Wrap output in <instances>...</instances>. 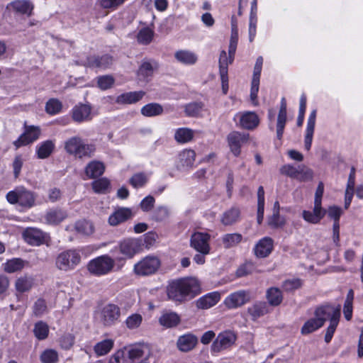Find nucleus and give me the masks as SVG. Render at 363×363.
I'll list each match as a JSON object with an SVG mask.
<instances>
[{"instance_id": "nucleus-1", "label": "nucleus", "mask_w": 363, "mask_h": 363, "mask_svg": "<svg viewBox=\"0 0 363 363\" xmlns=\"http://www.w3.org/2000/svg\"><path fill=\"white\" fill-rule=\"evenodd\" d=\"M200 291L199 281L191 277L173 280L167 286L168 298L179 303H183L194 298Z\"/></svg>"}, {"instance_id": "nucleus-2", "label": "nucleus", "mask_w": 363, "mask_h": 363, "mask_svg": "<svg viewBox=\"0 0 363 363\" xmlns=\"http://www.w3.org/2000/svg\"><path fill=\"white\" fill-rule=\"evenodd\" d=\"M37 194L23 186H17L6 195L11 204H18L21 207L29 209L35 206Z\"/></svg>"}, {"instance_id": "nucleus-3", "label": "nucleus", "mask_w": 363, "mask_h": 363, "mask_svg": "<svg viewBox=\"0 0 363 363\" xmlns=\"http://www.w3.org/2000/svg\"><path fill=\"white\" fill-rule=\"evenodd\" d=\"M160 265L161 262L157 257L149 255L134 265L133 272L138 276L147 277L155 274Z\"/></svg>"}, {"instance_id": "nucleus-4", "label": "nucleus", "mask_w": 363, "mask_h": 363, "mask_svg": "<svg viewBox=\"0 0 363 363\" xmlns=\"http://www.w3.org/2000/svg\"><path fill=\"white\" fill-rule=\"evenodd\" d=\"M81 261L79 252L74 250H68L60 253L55 260L56 267L65 272L74 269Z\"/></svg>"}, {"instance_id": "nucleus-5", "label": "nucleus", "mask_w": 363, "mask_h": 363, "mask_svg": "<svg viewBox=\"0 0 363 363\" xmlns=\"http://www.w3.org/2000/svg\"><path fill=\"white\" fill-rule=\"evenodd\" d=\"M115 261L108 255H102L91 260L88 264L89 272L96 276L107 274L113 269Z\"/></svg>"}, {"instance_id": "nucleus-6", "label": "nucleus", "mask_w": 363, "mask_h": 363, "mask_svg": "<svg viewBox=\"0 0 363 363\" xmlns=\"http://www.w3.org/2000/svg\"><path fill=\"white\" fill-rule=\"evenodd\" d=\"M121 318L120 308L113 303L105 305L99 311V320L105 327H111L119 322Z\"/></svg>"}, {"instance_id": "nucleus-7", "label": "nucleus", "mask_w": 363, "mask_h": 363, "mask_svg": "<svg viewBox=\"0 0 363 363\" xmlns=\"http://www.w3.org/2000/svg\"><path fill=\"white\" fill-rule=\"evenodd\" d=\"M210 238L211 236L208 233L196 232L191 236L190 246L198 252L209 254L211 250Z\"/></svg>"}, {"instance_id": "nucleus-8", "label": "nucleus", "mask_w": 363, "mask_h": 363, "mask_svg": "<svg viewBox=\"0 0 363 363\" xmlns=\"http://www.w3.org/2000/svg\"><path fill=\"white\" fill-rule=\"evenodd\" d=\"M236 340V335L230 330L220 333L211 345V350L213 352H220L231 347Z\"/></svg>"}, {"instance_id": "nucleus-9", "label": "nucleus", "mask_w": 363, "mask_h": 363, "mask_svg": "<svg viewBox=\"0 0 363 363\" xmlns=\"http://www.w3.org/2000/svg\"><path fill=\"white\" fill-rule=\"evenodd\" d=\"M314 316L322 322V325L323 326L327 320H330V323L333 316H335L337 319L340 318V306L335 307L330 304H325L317 307L314 311Z\"/></svg>"}, {"instance_id": "nucleus-10", "label": "nucleus", "mask_w": 363, "mask_h": 363, "mask_svg": "<svg viewBox=\"0 0 363 363\" xmlns=\"http://www.w3.org/2000/svg\"><path fill=\"white\" fill-rule=\"evenodd\" d=\"M251 299L250 293L245 290H240L228 296L225 301V306L229 309L237 308L249 302Z\"/></svg>"}, {"instance_id": "nucleus-11", "label": "nucleus", "mask_w": 363, "mask_h": 363, "mask_svg": "<svg viewBox=\"0 0 363 363\" xmlns=\"http://www.w3.org/2000/svg\"><path fill=\"white\" fill-rule=\"evenodd\" d=\"M249 136L248 133L238 131H233L228 134L227 137L228 143L235 156L238 157L240 155L241 145L248 140Z\"/></svg>"}, {"instance_id": "nucleus-12", "label": "nucleus", "mask_w": 363, "mask_h": 363, "mask_svg": "<svg viewBox=\"0 0 363 363\" xmlns=\"http://www.w3.org/2000/svg\"><path fill=\"white\" fill-rule=\"evenodd\" d=\"M141 242L135 238H126L119 244V250L126 258H132L141 250Z\"/></svg>"}, {"instance_id": "nucleus-13", "label": "nucleus", "mask_w": 363, "mask_h": 363, "mask_svg": "<svg viewBox=\"0 0 363 363\" xmlns=\"http://www.w3.org/2000/svg\"><path fill=\"white\" fill-rule=\"evenodd\" d=\"M113 62V57L109 55H104L102 56L91 55L87 57L82 65L90 68L106 69L111 67Z\"/></svg>"}, {"instance_id": "nucleus-14", "label": "nucleus", "mask_w": 363, "mask_h": 363, "mask_svg": "<svg viewBox=\"0 0 363 363\" xmlns=\"http://www.w3.org/2000/svg\"><path fill=\"white\" fill-rule=\"evenodd\" d=\"M72 118L77 123H83L91 120V107L89 104H79L72 110Z\"/></svg>"}, {"instance_id": "nucleus-15", "label": "nucleus", "mask_w": 363, "mask_h": 363, "mask_svg": "<svg viewBox=\"0 0 363 363\" xmlns=\"http://www.w3.org/2000/svg\"><path fill=\"white\" fill-rule=\"evenodd\" d=\"M23 235L26 242L34 246L43 244L46 237V234L42 230L33 228L25 230Z\"/></svg>"}, {"instance_id": "nucleus-16", "label": "nucleus", "mask_w": 363, "mask_h": 363, "mask_svg": "<svg viewBox=\"0 0 363 363\" xmlns=\"http://www.w3.org/2000/svg\"><path fill=\"white\" fill-rule=\"evenodd\" d=\"M259 124V118L254 111H245L240 113V126L245 130H254Z\"/></svg>"}, {"instance_id": "nucleus-17", "label": "nucleus", "mask_w": 363, "mask_h": 363, "mask_svg": "<svg viewBox=\"0 0 363 363\" xmlns=\"http://www.w3.org/2000/svg\"><path fill=\"white\" fill-rule=\"evenodd\" d=\"M7 9L30 16L32 15L34 5L30 0H15L8 4Z\"/></svg>"}, {"instance_id": "nucleus-18", "label": "nucleus", "mask_w": 363, "mask_h": 363, "mask_svg": "<svg viewBox=\"0 0 363 363\" xmlns=\"http://www.w3.org/2000/svg\"><path fill=\"white\" fill-rule=\"evenodd\" d=\"M40 134V130L38 127L30 126L26 131L14 142V145L19 147L23 145H28L36 140Z\"/></svg>"}, {"instance_id": "nucleus-19", "label": "nucleus", "mask_w": 363, "mask_h": 363, "mask_svg": "<svg viewBox=\"0 0 363 363\" xmlns=\"http://www.w3.org/2000/svg\"><path fill=\"white\" fill-rule=\"evenodd\" d=\"M287 121V113H286V102L284 98L281 99L280 108L279 111L277 121V127H276V133L277 138L279 140H281L284 130Z\"/></svg>"}, {"instance_id": "nucleus-20", "label": "nucleus", "mask_w": 363, "mask_h": 363, "mask_svg": "<svg viewBox=\"0 0 363 363\" xmlns=\"http://www.w3.org/2000/svg\"><path fill=\"white\" fill-rule=\"evenodd\" d=\"M145 95L143 91H130L118 96L116 103L118 104H132L140 101Z\"/></svg>"}, {"instance_id": "nucleus-21", "label": "nucleus", "mask_w": 363, "mask_h": 363, "mask_svg": "<svg viewBox=\"0 0 363 363\" xmlns=\"http://www.w3.org/2000/svg\"><path fill=\"white\" fill-rule=\"evenodd\" d=\"M273 240L269 237L261 239L255 247V254L257 257H266L272 251Z\"/></svg>"}, {"instance_id": "nucleus-22", "label": "nucleus", "mask_w": 363, "mask_h": 363, "mask_svg": "<svg viewBox=\"0 0 363 363\" xmlns=\"http://www.w3.org/2000/svg\"><path fill=\"white\" fill-rule=\"evenodd\" d=\"M326 214V210L322 206L314 205L313 211L304 210L302 213L303 218L308 223L312 224L318 223Z\"/></svg>"}, {"instance_id": "nucleus-23", "label": "nucleus", "mask_w": 363, "mask_h": 363, "mask_svg": "<svg viewBox=\"0 0 363 363\" xmlns=\"http://www.w3.org/2000/svg\"><path fill=\"white\" fill-rule=\"evenodd\" d=\"M316 119V110L311 111L307 121L306 135L304 139V146L306 150H309L311 147L313 136L315 129Z\"/></svg>"}, {"instance_id": "nucleus-24", "label": "nucleus", "mask_w": 363, "mask_h": 363, "mask_svg": "<svg viewBox=\"0 0 363 363\" xmlns=\"http://www.w3.org/2000/svg\"><path fill=\"white\" fill-rule=\"evenodd\" d=\"M220 298L218 292L209 293L196 301V306L200 309H208L215 306Z\"/></svg>"}, {"instance_id": "nucleus-25", "label": "nucleus", "mask_w": 363, "mask_h": 363, "mask_svg": "<svg viewBox=\"0 0 363 363\" xmlns=\"http://www.w3.org/2000/svg\"><path fill=\"white\" fill-rule=\"evenodd\" d=\"M198 342L197 337L192 334H186L179 337L177 345L179 350L189 352L194 349Z\"/></svg>"}, {"instance_id": "nucleus-26", "label": "nucleus", "mask_w": 363, "mask_h": 363, "mask_svg": "<svg viewBox=\"0 0 363 363\" xmlns=\"http://www.w3.org/2000/svg\"><path fill=\"white\" fill-rule=\"evenodd\" d=\"M132 216L130 209L121 208L113 213L108 218V223L111 225L115 226L121 223L125 222Z\"/></svg>"}, {"instance_id": "nucleus-27", "label": "nucleus", "mask_w": 363, "mask_h": 363, "mask_svg": "<svg viewBox=\"0 0 363 363\" xmlns=\"http://www.w3.org/2000/svg\"><path fill=\"white\" fill-rule=\"evenodd\" d=\"M247 313L251 316L252 320H256L257 318L269 313L268 304L264 301H257L247 308Z\"/></svg>"}, {"instance_id": "nucleus-28", "label": "nucleus", "mask_w": 363, "mask_h": 363, "mask_svg": "<svg viewBox=\"0 0 363 363\" xmlns=\"http://www.w3.org/2000/svg\"><path fill=\"white\" fill-rule=\"evenodd\" d=\"M105 170L104 163L93 160L87 164L85 167V174L89 179H94L102 175Z\"/></svg>"}, {"instance_id": "nucleus-29", "label": "nucleus", "mask_w": 363, "mask_h": 363, "mask_svg": "<svg viewBox=\"0 0 363 363\" xmlns=\"http://www.w3.org/2000/svg\"><path fill=\"white\" fill-rule=\"evenodd\" d=\"M34 284V279L28 275H23L18 277L15 281V289L17 293L23 294L29 291Z\"/></svg>"}, {"instance_id": "nucleus-30", "label": "nucleus", "mask_w": 363, "mask_h": 363, "mask_svg": "<svg viewBox=\"0 0 363 363\" xmlns=\"http://www.w3.org/2000/svg\"><path fill=\"white\" fill-rule=\"evenodd\" d=\"M179 322L180 318L175 312H165L159 318L160 324L167 328L176 327Z\"/></svg>"}, {"instance_id": "nucleus-31", "label": "nucleus", "mask_w": 363, "mask_h": 363, "mask_svg": "<svg viewBox=\"0 0 363 363\" xmlns=\"http://www.w3.org/2000/svg\"><path fill=\"white\" fill-rule=\"evenodd\" d=\"M261 71L262 67L256 66L254 67L253 76L251 83L250 98L255 105L257 104L256 99L259 91Z\"/></svg>"}, {"instance_id": "nucleus-32", "label": "nucleus", "mask_w": 363, "mask_h": 363, "mask_svg": "<svg viewBox=\"0 0 363 363\" xmlns=\"http://www.w3.org/2000/svg\"><path fill=\"white\" fill-rule=\"evenodd\" d=\"M219 72L220 76L221 82L223 84L228 82V66L230 65V56H227L225 50H222L219 57Z\"/></svg>"}, {"instance_id": "nucleus-33", "label": "nucleus", "mask_w": 363, "mask_h": 363, "mask_svg": "<svg viewBox=\"0 0 363 363\" xmlns=\"http://www.w3.org/2000/svg\"><path fill=\"white\" fill-rule=\"evenodd\" d=\"M66 217V212L60 208L50 209L45 216L46 222L52 225L60 223Z\"/></svg>"}, {"instance_id": "nucleus-34", "label": "nucleus", "mask_w": 363, "mask_h": 363, "mask_svg": "<svg viewBox=\"0 0 363 363\" xmlns=\"http://www.w3.org/2000/svg\"><path fill=\"white\" fill-rule=\"evenodd\" d=\"M196 153L192 150H184L179 154V166L191 167L195 160Z\"/></svg>"}, {"instance_id": "nucleus-35", "label": "nucleus", "mask_w": 363, "mask_h": 363, "mask_svg": "<svg viewBox=\"0 0 363 363\" xmlns=\"http://www.w3.org/2000/svg\"><path fill=\"white\" fill-rule=\"evenodd\" d=\"M95 152V145L86 143L83 140L74 157L79 159L91 158L94 155Z\"/></svg>"}, {"instance_id": "nucleus-36", "label": "nucleus", "mask_w": 363, "mask_h": 363, "mask_svg": "<svg viewBox=\"0 0 363 363\" xmlns=\"http://www.w3.org/2000/svg\"><path fill=\"white\" fill-rule=\"evenodd\" d=\"M55 149L53 141L48 140L41 143L36 149L38 157L39 159L48 158Z\"/></svg>"}, {"instance_id": "nucleus-37", "label": "nucleus", "mask_w": 363, "mask_h": 363, "mask_svg": "<svg viewBox=\"0 0 363 363\" xmlns=\"http://www.w3.org/2000/svg\"><path fill=\"white\" fill-rule=\"evenodd\" d=\"M174 56L177 61L184 65H194L198 59L195 53L189 50H179Z\"/></svg>"}, {"instance_id": "nucleus-38", "label": "nucleus", "mask_w": 363, "mask_h": 363, "mask_svg": "<svg viewBox=\"0 0 363 363\" xmlns=\"http://www.w3.org/2000/svg\"><path fill=\"white\" fill-rule=\"evenodd\" d=\"M240 211L239 208L232 207L223 213L221 222L225 225H231L236 223L240 218Z\"/></svg>"}, {"instance_id": "nucleus-39", "label": "nucleus", "mask_w": 363, "mask_h": 363, "mask_svg": "<svg viewBox=\"0 0 363 363\" xmlns=\"http://www.w3.org/2000/svg\"><path fill=\"white\" fill-rule=\"evenodd\" d=\"M140 112L144 116L154 117L163 113V107L157 103H150L143 106Z\"/></svg>"}, {"instance_id": "nucleus-40", "label": "nucleus", "mask_w": 363, "mask_h": 363, "mask_svg": "<svg viewBox=\"0 0 363 363\" xmlns=\"http://www.w3.org/2000/svg\"><path fill=\"white\" fill-rule=\"evenodd\" d=\"M83 139L79 136H73L68 138L65 142V150L69 155L75 156L76 153L79 150V145H81Z\"/></svg>"}, {"instance_id": "nucleus-41", "label": "nucleus", "mask_w": 363, "mask_h": 363, "mask_svg": "<svg viewBox=\"0 0 363 363\" xmlns=\"http://www.w3.org/2000/svg\"><path fill=\"white\" fill-rule=\"evenodd\" d=\"M242 240V235L240 233H228L221 238L223 245L225 249L237 246Z\"/></svg>"}, {"instance_id": "nucleus-42", "label": "nucleus", "mask_w": 363, "mask_h": 363, "mask_svg": "<svg viewBox=\"0 0 363 363\" xmlns=\"http://www.w3.org/2000/svg\"><path fill=\"white\" fill-rule=\"evenodd\" d=\"M194 135V132L190 128H181L176 130L175 140L179 143H186L191 141Z\"/></svg>"}, {"instance_id": "nucleus-43", "label": "nucleus", "mask_w": 363, "mask_h": 363, "mask_svg": "<svg viewBox=\"0 0 363 363\" xmlns=\"http://www.w3.org/2000/svg\"><path fill=\"white\" fill-rule=\"evenodd\" d=\"M77 232L83 235H90L94 232V224L86 220H81L76 222L74 225Z\"/></svg>"}, {"instance_id": "nucleus-44", "label": "nucleus", "mask_w": 363, "mask_h": 363, "mask_svg": "<svg viewBox=\"0 0 363 363\" xmlns=\"http://www.w3.org/2000/svg\"><path fill=\"white\" fill-rule=\"evenodd\" d=\"M322 322L314 316L312 318L308 320L302 326L301 329V333L303 335H306L312 333L322 327Z\"/></svg>"}, {"instance_id": "nucleus-45", "label": "nucleus", "mask_w": 363, "mask_h": 363, "mask_svg": "<svg viewBox=\"0 0 363 363\" xmlns=\"http://www.w3.org/2000/svg\"><path fill=\"white\" fill-rule=\"evenodd\" d=\"M113 344V340L106 339L96 343L94 347V350L97 356L106 355L111 350Z\"/></svg>"}, {"instance_id": "nucleus-46", "label": "nucleus", "mask_w": 363, "mask_h": 363, "mask_svg": "<svg viewBox=\"0 0 363 363\" xmlns=\"http://www.w3.org/2000/svg\"><path fill=\"white\" fill-rule=\"evenodd\" d=\"M153 67L149 62H143L138 70V77L140 81H149L153 74Z\"/></svg>"}, {"instance_id": "nucleus-47", "label": "nucleus", "mask_w": 363, "mask_h": 363, "mask_svg": "<svg viewBox=\"0 0 363 363\" xmlns=\"http://www.w3.org/2000/svg\"><path fill=\"white\" fill-rule=\"evenodd\" d=\"M33 333L35 337L39 340L46 339L49 334L48 325L42 320L38 321L34 325Z\"/></svg>"}, {"instance_id": "nucleus-48", "label": "nucleus", "mask_w": 363, "mask_h": 363, "mask_svg": "<svg viewBox=\"0 0 363 363\" xmlns=\"http://www.w3.org/2000/svg\"><path fill=\"white\" fill-rule=\"evenodd\" d=\"M267 298L271 306H277L282 301L281 291L278 288H270L267 291Z\"/></svg>"}, {"instance_id": "nucleus-49", "label": "nucleus", "mask_w": 363, "mask_h": 363, "mask_svg": "<svg viewBox=\"0 0 363 363\" xmlns=\"http://www.w3.org/2000/svg\"><path fill=\"white\" fill-rule=\"evenodd\" d=\"M24 267V261L20 258H13L8 260L4 264V271L8 273H14L21 271Z\"/></svg>"}, {"instance_id": "nucleus-50", "label": "nucleus", "mask_w": 363, "mask_h": 363, "mask_svg": "<svg viewBox=\"0 0 363 363\" xmlns=\"http://www.w3.org/2000/svg\"><path fill=\"white\" fill-rule=\"evenodd\" d=\"M154 31L148 27L140 30L137 35V40L140 44L148 45L152 40Z\"/></svg>"}, {"instance_id": "nucleus-51", "label": "nucleus", "mask_w": 363, "mask_h": 363, "mask_svg": "<svg viewBox=\"0 0 363 363\" xmlns=\"http://www.w3.org/2000/svg\"><path fill=\"white\" fill-rule=\"evenodd\" d=\"M62 108V103L57 99H49L45 104V111L49 115H55L60 112Z\"/></svg>"}, {"instance_id": "nucleus-52", "label": "nucleus", "mask_w": 363, "mask_h": 363, "mask_svg": "<svg viewBox=\"0 0 363 363\" xmlns=\"http://www.w3.org/2000/svg\"><path fill=\"white\" fill-rule=\"evenodd\" d=\"M298 170V175L296 179L301 182H307L312 180L313 177V172L310 168L304 164H299L297 166Z\"/></svg>"}, {"instance_id": "nucleus-53", "label": "nucleus", "mask_w": 363, "mask_h": 363, "mask_svg": "<svg viewBox=\"0 0 363 363\" xmlns=\"http://www.w3.org/2000/svg\"><path fill=\"white\" fill-rule=\"evenodd\" d=\"M48 312V306L45 301L38 298L33 306V313L36 317H40Z\"/></svg>"}, {"instance_id": "nucleus-54", "label": "nucleus", "mask_w": 363, "mask_h": 363, "mask_svg": "<svg viewBox=\"0 0 363 363\" xmlns=\"http://www.w3.org/2000/svg\"><path fill=\"white\" fill-rule=\"evenodd\" d=\"M115 82L114 78L111 75H103L97 78L98 86L101 90L111 88Z\"/></svg>"}, {"instance_id": "nucleus-55", "label": "nucleus", "mask_w": 363, "mask_h": 363, "mask_svg": "<svg viewBox=\"0 0 363 363\" xmlns=\"http://www.w3.org/2000/svg\"><path fill=\"white\" fill-rule=\"evenodd\" d=\"M43 363H56L58 361V354L54 350H46L40 355Z\"/></svg>"}, {"instance_id": "nucleus-56", "label": "nucleus", "mask_w": 363, "mask_h": 363, "mask_svg": "<svg viewBox=\"0 0 363 363\" xmlns=\"http://www.w3.org/2000/svg\"><path fill=\"white\" fill-rule=\"evenodd\" d=\"M91 185L96 193H105L109 187L110 182L106 178H101L94 181Z\"/></svg>"}, {"instance_id": "nucleus-57", "label": "nucleus", "mask_w": 363, "mask_h": 363, "mask_svg": "<svg viewBox=\"0 0 363 363\" xmlns=\"http://www.w3.org/2000/svg\"><path fill=\"white\" fill-rule=\"evenodd\" d=\"M147 182V177L144 173H137L130 179V184L135 188L143 186Z\"/></svg>"}, {"instance_id": "nucleus-58", "label": "nucleus", "mask_w": 363, "mask_h": 363, "mask_svg": "<svg viewBox=\"0 0 363 363\" xmlns=\"http://www.w3.org/2000/svg\"><path fill=\"white\" fill-rule=\"evenodd\" d=\"M143 320V317L138 313H134L128 316L125 320V325L129 329L138 328Z\"/></svg>"}, {"instance_id": "nucleus-59", "label": "nucleus", "mask_w": 363, "mask_h": 363, "mask_svg": "<svg viewBox=\"0 0 363 363\" xmlns=\"http://www.w3.org/2000/svg\"><path fill=\"white\" fill-rule=\"evenodd\" d=\"M202 109V103L194 102L189 104L186 106L185 112L189 116H196L199 114Z\"/></svg>"}, {"instance_id": "nucleus-60", "label": "nucleus", "mask_w": 363, "mask_h": 363, "mask_svg": "<svg viewBox=\"0 0 363 363\" xmlns=\"http://www.w3.org/2000/svg\"><path fill=\"white\" fill-rule=\"evenodd\" d=\"M340 318H337L335 316H333V318L331 320L329 326L326 329L325 335V341L326 343H329L333 336V334L336 330V328L338 325Z\"/></svg>"}, {"instance_id": "nucleus-61", "label": "nucleus", "mask_w": 363, "mask_h": 363, "mask_svg": "<svg viewBox=\"0 0 363 363\" xmlns=\"http://www.w3.org/2000/svg\"><path fill=\"white\" fill-rule=\"evenodd\" d=\"M280 173L286 175L291 178L296 179L298 175V170L297 167L291 164H285L280 168Z\"/></svg>"}, {"instance_id": "nucleus-62", "label": "nucleus", "mask_w": 363, "mask_h": 363, "mask_svg": "<svg viewBox=\"0 0 363 363\" xmlns=\"http://www.w3.org/2000/svg\"><path fill=\"white\" fill-rule=\"evenodd\" d=\"M301 281L299 279H287L282 284V288L286 291H292L300 288Z\"/></svg>"}, {"instance_id": "nucleus-63", "label": "nucleus", "mask_w": 363, "mask_h": 363, "mask_svg": "<svg viewBox=\"0 0 363 363\" xmlns=\"http://www.w3.org/2000/svg\"><path fill=\"white\" fill-rule=\"evenodd\" d=\"M126 0H99V5L104 9H116Z\"/></svg>"}, {"instance_id": "nucleus-64", "label": "nucleus", "mask_w": 363, "mask_h": 363, "mask_svg": "<svg viewBox=\"0 0 363 363\" xmlns=\"http://www.w3.org/2000/svg\"><path fill=\"white\" fill-rule=\"evenodd\" d=\"M143 350L139 346H135L130 348L127 352V357L128 361L134 362L135 359H138L143 357Z\"/></svg>"}]
</instances>
